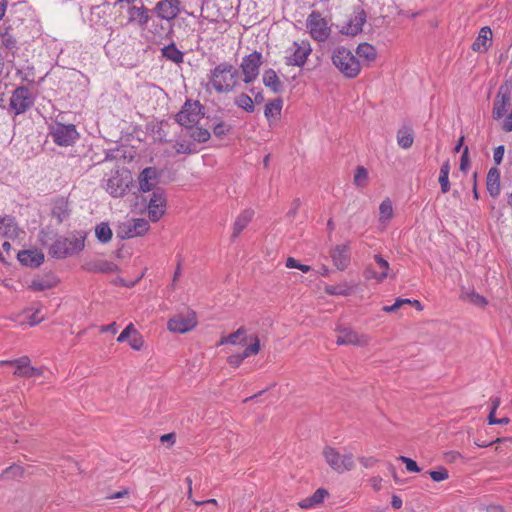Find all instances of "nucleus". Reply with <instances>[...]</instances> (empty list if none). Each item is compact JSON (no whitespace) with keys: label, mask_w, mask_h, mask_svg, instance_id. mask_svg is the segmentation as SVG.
I'll list each match as a JSON object with an SVG mask.
<instances>
[{"label":"nucleus","mask_w":512,"mask_h":512,"mask_svg":"<svg viewBox=\"0 0 512 512\" xmlns=\"http://www.w3.org/2000/svg\"><path fill=\"white\" fill-rule=\"evenodd\" d=\"M356 54L359 58H362L363 60L367 62H372L376 59L377 53L374 46L371 44L364 42L360 43L356 48Z\"/></svg>","instance_id":"34"},{"label":"nucleus","mask_w":512,"mask_h":512,"mask_svg":"<svg viewBox=\"0 0 512 512\" xmlns=\"http://www.w3.org/2000/svg\"><path fill=\"white\" fill-rule=\"evenodd\" d=\"M247 340V330L244 327H240L236 332L226 336L227 345L245 344Z\"/></svg>","instance_id":"38"},{"label":"nucleus","mask_w":512,"mask_h":512,"mask_svg":"<svg viewBox=\"0 0 512 512\" xmlns=\"http://www.w3.org/2000/svg\"><path fill=\"white\" fill-rule=\"evenodd\" d=\"M52 215L58 220L59 223H62L63 221L69 218V203L65 198L60 197L54 201Z\"/></svg>","instance_id":"29"},{"label":"nucleus","mask_w":512,"mask_h":512,"mask_svg":"<svg viewBox=\"0 0 512 512\" xmlns=\"http://www.w3.org/2000/svg\"><path fill=\"white\" fill-rule=\"evenodd\" d=\"M190 137L193 138L195 141L203 143L206 142L210 138V133L208 130L199 128L194 126L192 129H189Z\"/></svg>","instance_id":"46"},{"label":"nucleus","mask_w":512,"mask_h":512,"mask_svg":"<svg viewBox=\"0 0 512 512\" xmlns=\"http://www.w3.org/2000/svg\"><path fill=\"white\" fill-rule=\"evenodd\" d=\"M329 495V492L325 488H318L311 496L301 500L298 505L302 509H311L321 504L324 499Z\"/></svg>","instance_id":"26"},{"label":"nucleus","mask_w":512,"mask_h":512,"mask_svg":"<svg viewBox=\"0 0 512 512\" xmlns=\"http://www.w3.org/2000/svg\"><path fill=\"white\" fill-rule=\"evenodd\" d=\"M23 476L24 468L20 465L12 464L11 466L3 470V472L0 474V480H4L6 478L20 479Z\"/></svg>","instance_id":"37"},{"label":"nucleus","mask_w":512,"mask_h":512,"mask_svg":"<svg viewBox=\"0 0 512 512\" xmlns=\"http://www.w3.org/2000/svg\"><path fill=\"white\" fill-rule=\"evenodd\" d=\"M51 232L42 230L39 234V240L43 246H48L49 242L52 240L50 236Z\"/></svg>","instance_id":"61"},{"label":"nucleus","mask_w":512,"mask_h":512,"mask_svg":"<svg viewBox=\"0 0 512 512\" xmlns=\"http://www.w3.org/2000/svg\"><path fill=\"white\" fill-rule=\"evenodd\" d=\"M235 104L248 113H252L255 110L254 101L249 95L245 93H241L235 98Z\"/></svg>","instance_id":"41"},{"label":"nucleus","mask_w":512,"mask_h":512,"mask_svg":"<svg viewBox=\"0 0 512 512\" xmlns=\"http://www.w3.org/2000/svg\"><path fill=\"white\" fill-rule=\"evenodd\" d=\"M117 234L122 239L136 237V235H134V231L132 228V222H127V223L122 224L119 227Z\"/></svg>","instance_id":"50"},{"label":"nucleus","mask_w":512,"mask_h":512,"mask_svg":"<svg viewBox=\"0 0 512 512\" xmlns=\"http://www.w3.org/2000/svg\"><path fill=\"white\" fill-rule=\"evenodd\" d=\"M58 284V279L54 275H47L43 278L33 279L29 288L33 291H45L55 287Z\"/></svg>","instance_id":"31"},{"label":"nucleus","mask_w":512,"mask_h":512,"mask_svg":"<svg viewBox=\"0 0 512 512\" xmlns=\"http://www.w3.org/2000/svg\"><path fill=\"white\" fill-rule=\"evenodd\" d=\"M414 142V132L411 127L403 126L397 132V143L403 149H409Z\"/></svg>","instance_id":"33"},{"label":"nucleus","mask_w":512,"mask_h":512,"mask_svg":"<svg viewBox=\"0 0 512 512\" xmlns=\"http://www.w3.org/2000/svg\"><path fill=\"white\" fill-rule=\"evenodd\" d=\"M29 312H32V314L28 316V324L30 326H35L44 320V316H39V313L41 312V304L38 303L37 307L27 308L24 311V313H29Z\"/></svg>","instance_id":"45"},{"label":"nucleus","mask_w":512,"mask_h":512,"mask_svg":"<svg viewBox=\"0 0 512 512\" xmlns=\"http://www.w3.org/2000/svg\"><path fill=\"white\" fill-rule=\"evenodd\" d=\"M375 262L380 269L379 272V283L383 282L388 277V271L390 269L389 263L381 255H374Z\"/></svg>","instance_id":"44"},{"label":"nucleus","mask_w":512,"mask_h":512,"mask_svg":"<svg viewBox=\"0 0 512 512\" xmlns=\"http://www.w3.org/2000/svg\"><path fill=\"white\" fill-rule=\"evenodd\" d=\"M470 167V159H469V149L466 146L462 152L461 158H460V170L462 172H467L468 168Z\"/></svg>","instance_id":"56"},{"label":"nucleus","mask_w":512,"mask_h":512,"mask_svg":"<svg viewBox=\"0 0 512 512\" xmlns=\"http://www.w3.org/2000/svg\"><path fill=\"white\" fill-rule=\"evenodd\" d=\"M83 268L88 272H101V273H113L118 270V266L113 262L106 260H97L93 262H89L83 266Z\"/></svg>","instance_id":"28"},{"label":"nucleus","mask_w":512,"mask_h":512,"mask_svg":"<svg viewBox=\"0 0 512 512\" xmlns=\"http://www.w3.org/2000/svg\"><path fill=\"white\" fill-rule=\"evenodd\" d=\"M127 14L130 23L136 24L140 29L145 30L153 15V9H148L143 3H141L140 6H130L127 10Z\"/></svg>","instance_id":"12"},{"label":"nucleus","mask_w":512,"mask_h":512,"mask_svg":"<svg viewBox=\"0 0 512 512\" xmlns=\"http://www.w3.org/2000/svg\"><path fill=\"white\" fill-rule=\"evenodd\" d=\"M255 212L253 209L248 208L243 210L235 219L232 226V233L230 236L231 241H235L242 231L248 226V224L252 221Z\"/></svg>","instance_id":"17"},{"label":"nucleus","mask_w":512,"mask_h":512,"mask_svg":"<svg viewBox=\"0 0 512 512\" xmlns=\"http://www.w3.org/2000/svg\"><path fill=\"white\" fill-rule=\"evenodd\" d=\"M359 462L365 468H370V467H373L375 465V463L377 462V459H375L374 457H360L359 458Z\"/></svg>","instance_id":"63"},{"label":"nucleus","mask_w":512,"mask_h":512,"mask_svg":"<svg viewBox=\"0 0 512 512\" xmlns=\"http://www.w3.org/2000/svg\"><path fill=\"white\" fill-rule=\"evenodd\" d=\"M167 207V195L162 188H155L148 201V217L152 222H157L165 214Z\"/></svg>","instance_id":"7"},{"label":"nucleus","mask_w":512,"mask_h":512,"mask_svg":"<svg viewBox=\"0 0 512 512\" xmlns=\"http://www.w3.org/2000/svg\"><path fill=\"white\" fill-rule=\"evenodd\" d=\"M330 256L338 270H345L350 263L349 246L347 244L335 246L331 250Z\"/></svg>","instance_id":"18"},{"label":"nucleus","mask_w":512,"mask_h":512,"mask_svg":"<svg viewBox=\"0 0 512 512\" xmlns=\"http://www.w3.org/2000/svg\"><path fill=\"white\" fill-rule=\"evenodd\" d=\"M308 32H328L330 30L329 19L318 11H312L306 20Z\"/></svg>","instance_id":"19"},{"label":"nucleus","mask_w":512,"mask_h":512,"mask_svg":"<svg viewBox=\"0 0 512 512\" xmlns=\"http://www.w3.org/2000/svg\"><path fill=\"white\" fill-rule=\"evenodd\" d=\"M203 116L202 105L199 101H186L182 109L176 114V121L181 126L192 129Z\"/></svg>","instance_id":"3"},{"label":"nucleus","mask_w":512,"mask_h":512,"mask_svg":"<svg viewBox=\"0 0 512 512\" xmlns=\"http://www.w3.org/2000/svg\"><path fill=\"white\" fill-rule=\"evenodd\" d=\"M502 442H512V437H502V438H497L496 440H493V441H483V440H475L474 441V444L478 447H489L491 445H493L494 443H502Z\"/></svg>","instance_id":"55"},{"label":"nucleus","mask_w":512,"mask_h":512,"mask_svg":"<svg viewBox=\"0 0 512 512\" xmlns=\"http://www.w3.org/2000/svg\"><path fill=\"white\" fill-rule=\"evenodd\" d=\"M226 73L230 74V82L226 80V92L233 89L237 83L238 79L241 78V75L238 70H236L233 66L226 65Z\"/></svg>","instance_id":"47"},{"label":"nucleus","mask_w":512,"mask_h":512,"mask_svg":"<svg viewBox=\"0 0 512 512\" xmlns=\"http://www.w3.org/2000/svg\"><path fill=\"white\" fill-rule=\"evenodd\" d=\"M15 218L12 216H5L0 218V235L6 238L15 239L21 233Z\"/></svg>","instance_id":"24"},{"label":"nucleus","mask_w":512,"mask_h":512,"mask_svg":"<svg viewBox=\"0 0 512 512\" xmlns=\"http://www.w3.org/2000/svg\"><path fill=\"white\" fill-rule=\"evenodd\" d=\"M323 456L327 464L337 473L350 471L354 468V457L351 453L340 455V453L333 447H325Z\"/></svg>","instance_id":"4"},{"label":"nucleus","mask_w":512,"mask_h":512,"mask_svg":"<svg viewBox=\"0 0 512 512\" xmlns=\"http://www.w3.org/2000/svg\"><path fill=\"white\" fill-rule=\"evenodd\" d=\"M368 178V172L363 166H358L354 174V184L364 186Z\"/></svg>","instance_id":"49"},{"label":"nucleus","mask_w":512,"mask_h":512,"mask_svg":"<svg viewBox=\"0 0 512 512\" xmlns=\"http://www.w3.org/2000/svg\"><path fill=\"white\" fill-rule=\"evenodd\" d=\"M160 441L164 444V443H168L169 446H172L174 445L175 441H176V434L175 433H168V434H164L160 437Z\"/></svg>","instance_id":"62"},{"label":"nucleus","mask_w":512,"mask_h":512,"mask_svg":"<svg viewBox=\"0 0 512 512\" xmlns=\"http://www.w3.org/2000/svg\"><path fill=\"white\" fill-rule=\"evenodd\" d=\"M84 239V236H77L73 233L67 237L60 236L50 245L49 255L58 259L72 256L83 250Z\"/></svg>","instance_id":"2"},{"label":"nucleus","mask_w":512,"mask_h":512,"mask_svg":"<svg viewBox=\"0 0 512 512\" xmlns=\"http://www.w3.org/2000/svg\"><path fill=\"white\" fill-rule=\"evenodd\" d=\"M50 136L59 146H70L74 144L79 134L73 124L55 123L50 128Z\"/></svg>","instance_id":"6"},{"label":"nucleus","mask_w":512,"mask_h":512,"mask_svg":"<svg viewBox=\"0 0 512 512\" xmlns=\"http://www.w3.org/2000/svg\"><path fill=\"white\" fill-rule=\"evenodd\" d=\"M301 206V201L299 198H295L292 202V205H291V208L289 209V211L287 212L286 216L288 218H294L295 215L297 214L299 208Z\"/></svg>","instance_id":"59"},{"label":"nucleus","mask_w":512,"mask_h":512,"mask_svg":"<svg viewBox=\"0 0 512 512\" xmlns=\"http://www.w3.org/2000/svg\"><path fill=\"white\" fill-rule=\"evenodd\" d=\"M31 361L28 356H23L14 360H2L0 361L1 365H11L15 366L16 370L14 371V375L18 377H32V376H40L43 374L44 370L41 367H33L30 365Z\"/></svg>","instance_id":"9"},{"label":"nucleus","mask_w":512,"mask_h":512,"mask_svg":"<svg viewBox=\"0 0 512 512\" xmlns=\"http://www.w3.org/2000/svg\"><path fill=\"white\" fill-rule=\"evenodd\" d=\"M262 82L271 92L281 94L284 91V84L281 82L276 71L269 68L262 75Z\"/></svg>","instance_id":"21"},{"label":"nucleus","mask_w":512,"mask_h":512,"mask_svg":"<svg viewBox=\"0 0 512 512\" xmlns=\"http://www.w3.org/2000/svg\"><path fill=\"white\" fill-rule=\"evenodd\" d=\"M367 15L361 7H355L347 21V32H362Z\"/></svg>","instance_id":"23"},{"label":"nucleus","mask_w":512,"mask_h":512,"mask_svg":"<svg viewBox=\"0 0 512 512\" xmlns=\"http://www.w3.org/2000/svg\"><path fill=\"white\" fill-rule=\"evenodd\" d=\"M427 474L435 482H441L449 478L448 470L443 466H440L437 470L428 471Z\"/></svg>","instance_id":"48"},{"label":"nucleus","mask_w":512,"mask_h":512,"mask_svg":"<svg viewBox=\"0 0 512 512\" xmlns=\"http://www.w3.org/2000/svg\"><path fill=\"white\" fill-rule=\"evenodd\" d=\"M138 180L142 192H153L159 182V172L155 167H147L142 170Z\"/></svg>","instance_id":"14"},{"label":"nucleus","mask_w":512,"mask_h":512,"mask_svg":"<svg viewBox=\"0 0 512 512\" xmlns=\"http://www.w3.org/2000/svg\"><path fill=\"white\" fill-rule=\"evenodd\" d=\"M296 49L290 58V63L296 66H303L308 56L311 53V46L309 42L302 41L301 44H298L297 42L294 43Z\"/></svg>","instance_id":"25"},{"label":"nucleus","mask_w":512,"mask_h":512,"mask_svg":"<svg viewBox=\"0 0 512 512\" xmlns=\"http://www.w3.org/2000/svg\"><path fill=\"white\" fill-rule=\"evenodd\" d=\"M207 90L211 91L212 89L218 93H222L224 90V67L222 65H218L211 74L210 80L206 85Z\"/></svg>","instance_id":"27"},{"label":"nucleus","mask_w":512,"mask_h":512,"mask_svg":"<svg viewBox=\"0 0 512 512\" xmlns=\"http://www.w3.org/2000/svg\"><path fill=\"white\" fill-rule=\"evenodd\" d=\"M505 152L504 145H499L494 149L493 159L496 165L501 164Z\"/></svg>","instance_id":"57"},{"label":"nucleus","mask_w":512,"mask_h":512,"mask_svg":"<svg viewBox=\"0 0 512 512\" xmlns=\"http://www.w3.org/2000/svg\"><path fill=\"white\" fill-rule=\"evenodd\" d=\"M129 345L133 350H140L143 347L144 341L142 336L139 332H135L133 335L130 336Z\"/></svg>","instance_id":"52"},{"label":"nucleus","mask_w":512,"mask_h":512,"mask_svg":"<svg viewBox=\"0 0 512 512\" xmlns=\"http://www.w3.org/2000/svg\"><path fill=\"white\" fill-rule=\"evenodd\" d=\"M510 102V97L507 94H502L501 91L497 94L493 110H492V117L495 120L501 119L507 112V106Z\"/></svg>","instance_id":"30"},{"label":"nucleus","mask_w":512,"mask_h":512,"mask_svg":"<svg viewBox=\"0 0 512 512\" xmlns=\"http://www.w3.org/2000/svg\"><path fill=\"white\" fill-rule=\"evenodd\" d=\"M492 36L493 34H478V37L473 42L471 49L474 52L485 53L489 47L492 45Z\"/></svg>","instance_id":"36"},{"label":"nucleus","mask_w":512,"mask_h":512,"mask_svg":"<svg viewBox=\"0 0 512 512\" xmlns=\"http://www.w3.org/2000/svg\"><path fill=\"white\" fill-rule=\"evenodd\" d=\"M325 292L329 295L349 296L352 293V288L346 283L338 285H328L325 287Z\"/></svg>","instance_id":"42"},{"label":"nucleus","mask_w":512,"mask_h":512,"mask_svg":"<svg viewBox=\"0 0 512 512\" xmlns=\"http://www.w3.org/2000/svg\"><path fill=\"white\" fill-rule=\"evenodd\" d=\"M486 189L489 195L496 199L501 193L500 170L497 167H491L486 176Z\"/></svg>","instance_id":"20"},{"label":"nucleus","mask_w":512,"mask_h":512,"mask_svg":"<svg viewBox=\"0 0 512 512\" xmlns=\"http://www.w3.org/2000/svg\"><path fill=\"white\" fill-rule=\"evenodd\" d=\"M460 299L479 308H484L488 304L487 299L484 296L478 294L474 289H463L460 293Z\"/></svg>","instance_id":"32"},{"label":"nucleus","mask_w":512,"mask_h":512,"mask_svg":"<svg viewBox=\"0 0 512 512\" xmlns=\"http://www.w3.org/2000/svg\"><path fill=\"white\" fill-rule=\"evenodd\" d=\"M95 234L97 239L102 243H107L112 238V230L107 223H100L95 228Z\"/></svg>","instance_id":"40"},{"label":"nucleus","mask_w":512,"mask_h":512,"mask_svg":"<svg viewBox=\"0 0 512 512\" xmlns=\"http://www.w3.org/2000/svg\"><path fill=\"white\" fill-rule=\"evenodd\" d=\"M261 58V53L257 51H254L244 58L241 68L244 76L243 81L245 83L253 81L258 76Z\"/></svg>","instance_id":"11"},{"label":"nucleus","mask_w":512,"mask_h":512,"mask_svg":"<svg viewBox=\"0 0 512 512\" xmlns=\"http://www.w3.org/2000/svg\"><path fill=\"white\" fill-rule=\"evenodd\" d=\"M379 211L382 217L390 218L393 213L391 201L389 199L382 201L379 206Z\"/></svg>","instance_id":"53"},{"label":"nucleus","mask_w":512,"mask_h":512,"mask_svg":"<svg viewBox=\"0 0 512 512\" xmlns=\"http://www.w3.org/2000/svg\"><path fill=\"white\" fill-rule=\"evenodd\" d=\"M439 184L442 193H447L450 190L449 175H439Z\"/></svg>","instance_id":"58"},{"label":"nucleus","mask_w":512,"mask_h":512,"mask_svg":"<svg viewBox=\"0 0 512 512\" xmlns=\"http://www.w3.org/2000/svg\"><path fill=\"white\" fill-rule=\"evenodd\" d=\"M502 129L505 132H511L512 131V109L509 115L505 118L503 121Z\"/></svg>","instance_id":"64"},{"label":"nucleus","mask_w":512,"mask_h":512,"mask_svg":"<svg viewBox=\"0 0 512 512\" xmlns=\"http://www.w3.org/2000/svg\"><path fill=\"white\" fill-rule=\"evenodd\" d=\"M336 343L338 345L365 346L368 344V337L363 334L359 335L350 328H342L339 329Z\"/></svg>","instance_id":"15"},{"label":"nucleus","mask_w":512,"mask_h":512,"mask_svg":"<svg viewBox=\"0 0 512 512\" xmlns=\"http://www.w3.org/2000/svg\"><path fill=\"white\" fill-rule=\"evenodd\" d=\"M260 350V341L257 336H255L254 341L248 345L245 346L243 351L241 353L237 354H230L228 352V347H226V360L232 364L234 367H237L240 365V363L247 357L257 354Z\"/></svg>","instance_id":"16"},{"label":"nucleus","mask_w":512,"mask_h":512,"mask_svg":"<svg viewBox=\"0 0 512 512\" xmlns=\"http://www.w3.org/2000/svg\"><path fill=\"white\" fill-rule=\"evenodd\" d=\"M283 107V99L281 97H277L273 99L272 101L268 102L265 105L264 115L267 118V120H270L271 118H275L276 116H279L281 114Z\"/></svg>","instance_id":"35"},{"label":"nucleus","mask_w":512,"mask_h":512,"mask_svg":"<svg viewBox=\"0 0 512 512\" xmlns=\"http://www.w3.org/2000/svg\"><path fill=\"white\" fill-rule=\"evenodd\" d=\"M132 183V177L127 170H116L106 183V191L112 197H123Z\"/></svg>","instance_id":"5"},{"label":"nucleus","mask_w":512,"mask_h":512,"mask_svg":"<svg viewBox=\"0 0 512 512\" xmlns=\"http://www.w3.org/2000/svg\"><path fill=\"white\" fill-rule=\"evenodd\" d=\"M331 59L333 65L346 78H356L361 72L359 59L346 47H337L334 49Z\"/></svg>","instance_id":"1"},{"label":"nucleus","mask_w":512,"mask_h":512,"mask_svg":"<svg viewBox=\"0 0 512 512\" xmlns=\"http://www.w3.org/2000/svg\"><path fill=\"white\" fill-rule=\"evenodd\" d=\"M149 222L143 218H137L132 220V228L134 235L142 236L149 230Z\"/></svg>","instance_id":"43"},{"label":"nucleus","mask_w":512,"mask_h":512,"mask_svg":"<svg viewBox=\"0 0 512 512\" xmlns=\"http://www.w3.org/2000/svg\"><path fill=\"white\" fill-rule=\"evenodd\" d=\"M34 99L30 89L26 86L17 87L10 98V107L16 115L22 114L30 109Z\"/></svg>","instance_id":"8"},{"label":"nucleus","mask_w":512,"mask_h":512,"mask_svg":"<svg viewBox=\"0 0 512 512\" xmlns=\"http://www.w3.org/2000/svg\"><path fill=\"white\" fill-rule=\"evenodd\" d=\"M363 275L365 277V279L367 280H370V279H375L378 283H379V273L376 272L372 266H367L363 272Z\"/></svg>","instance_id":"60"},{"label":"nucleus","mask_w":512,"mask_h":512,"mask_svg":"<svg viewBox=\"0 0 512 512\" xmlns=\"http://www.w3.org/2000/svg\"><path fill=\"white\" fill-rule=\"evenodd\" d=\"M162 54L167 59L173 61L174 63H181L183 61V53L179 51L174 44H170L165 46L162 49Z\"/></svg>","instance_id":"39"},{"label":"nucleus","mask_w":512,"mask_h":512,"mask_svg":"<svg viewBox=\"0 0 512 512\" xmlns=\"http://www.w3.org/2000/svg\"><path fill=\"white\" fill-rule=\"evenodd\" d=\"M0 35L2 37V44L7 50L13 51L14 49H16L17 41L11 34Z\"/></svg>","instance_id":"54"},{"label":"nucleus","mask_w":512,"mask_h":512,"mask_svg":"<svg viewBox=\"0 0 512 512\" xmlns=\"http://www.w3.org/2000/svg\"><path fill=\"white\" fill-rule=\"evenodd\" d=\"M398 460H400L402 463L405 464L406 469H407L408 472L418 473V472L421 471V468L418 466L416 461H414L413 459H411L409 457L400 456L398 458Z\"/></svg>","instance_id":"51"},{"label":"nucleus","mask_w":512,"mask_h":512,"mask_svg":"<svg viewBox=\"0 0 512 512\" xmlns=\"http://www.w3.org/2000/svg\"><path fill=\"white\" fill-rule=\"evenodd\" d=\"M197 324L194 312H189L186 315L177 314L172 317L168 323L167 328L174 333H186L192 330Z\"/></svg>","instance_id":"10"},{"label":"nucleus","mask_w":512,"mask_h":512,"mask_svg":"<svg viewBox=\"0 0 512 512\" xmlns=\"http://www.w3.org/2000/svg\"><path fill=\"white\" fill-rule=\"evenodd\" d=\"M179 0H160L153 8V14L164 20L175 18L180 12Z\"/></svg>","instance_id":"13"},{"label":"nucleus","mask_w":512,"mask_h":512,"mask_svg":"<svg viewBox=\"0 0 512 512\" xmlns=\"http://www.w3.org/2000/svg\"><path fill=\"white\" fill-rule=\"evenodd\" d=\"M17 259L22 265L38 267L44 261V254L37 250H22L17 253Z\"/></svg>","instance_id":"22"}]
</instances>
